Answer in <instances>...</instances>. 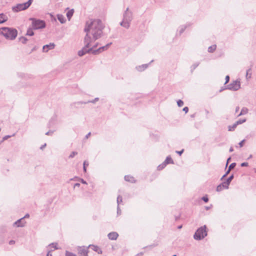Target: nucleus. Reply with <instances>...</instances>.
<instances>
[{
    "label": "nucleus",
    "mask_w": 256,
    "mask_h": 256,
    "mask_svg": "<svg viewBox=\"0 0 256 256\" xmlns=\"http://www.w3.org/2000/svg\"><path fill=\"white\" fill-rule=\"evenodd\" d=\"M80 186V184L79 183H76L74 184V188H76V187H79Z\"/></svg>",
    "instance_id": "4d7b16f0"
},
{
    "label": "nucleus",
    "mask_w": 256,
    "mask_h": 256,
    "mask_svg": "<svg viewBox=\"0 0 256 256\" xmlns=\"http://www.w3.org/2000/svg\"><path fill=\"white\" fill-rule=\"evenodd\" d=\"M91 134V132H88L86 136V138H88L90 136V135Z\"/></svg>",
    "instance_id": "13d9d810"
},
{
    "label": "nucleus",
    "mask_w": 256,
    "mask_h": 256,
    "mask_svg": "<svg viewBox=\"0 0 256 256\" xmlns=\"http://www.w3.org/2000/svg\"><path fill=\"white\" fill-rule=\"evenodd\" d=\"M202 200H204L205 202H207L208 201V198L206 196H203L202 198Z\"/></svg>",
    "instance_id": "4c0bfd02"
},
{
    "label": "nucleus",
    "mask_w": 256,
    "mask_h": 256,
    "mask_svg": "<svg viewBox=\"0 0 256 256\" xmlns=\"http://www.w3.org/2000/svg\"><path fill=\"white\" fill-rule=\"evenodd\" d=\"M177 104H178V106H179V107H181L183 105H184V102L182 100H179L178 102H177Z\"/></svg>",
    "instance_id": "c9c22d12"
},
{
    "label": "nucleus",
    "mask_w": 256,
    "mask_h": 256,
    "mask_svg": "<svg viewBox=\"0 0 256 256\" xmlns=\"http://www.w3.org/2000/svg\"><path fill=\"white\" fill-rule=\"evenodd\" d=\"M57 18L61 24H64L66 22V20L64 16L61 14H58Z\"/></svg>",
    "instance_id": "f3484780"
},
{
    "label": "nucleus",
    "mask_w": 256,
    "mask_h": 256,
    "mask_svg": "<svg viewBox=\"0 0 256 256\" xmlns=\"http://www.w3.org/2000/svg\"><path fill=\"white\" fill-rule=\"evenodd\" d=\"M244 141H245V140H242L240 142H239L238 144L240 147L243 146L244 143Z\"/></svg>",
    "instance_id": "79ce46f5"
},
{
    "label": "nucleus",
    "mask_w": 256,
    "mask_h": 256,
    "mask_svg": "<svg viewBox=\"0 0 256 256\" xmlns=\"http://www.w3.org/2000/svg\"><path fill=\"white\" fill-rule=\"evenodd\" d=\"M234 178V174H232L228 178V179L226 180V182H222V186L224 188L228 189V186L230 184L231 181Z\"/></svg>",
    "instance_id": "9b49d317"
},
{
    "label": "nucleus",
    "mask_w": 256,
    "mask_h": 256,
    "mask_svg": "<svg viewBox=\"0 0 256 256\" xmlns=\"http://www.w3.org/2000/svg\"><path fill=\"white\" fill-rule=\"evenodd\" d=\"M54 43H50L49 44H46L42 48L44 52H48V50L54 49Z\"/></svg>",
    "instance_id": "f8f14e48"
},
{
    "label": "nucleus",
    "mask_w": 256,
    "mask_h": 256,
    "mask_svg": "<svg viewBox=\"0 0 256 256\" xmlns=\"http://www.w3.org/2000/svg\"><path fill=\"white\" fill-rule=\"evenodd\" d=\"M97 252H98V254H102V250L98 249L97 251Z\"/></svg>",
    "instance_id": "0e129e2a"
},
{
    "label": "nucleus",
    "mask_w": 256,
    "mask_h": 256,
    "mask_svg": "<svg viewBox=\"0 0 256 256\" xmlns=\"http://www.w3.org/2000/svg\"><path fill=\"white\" fill-rule=\"evenodd\" d=\"M240 88V82L238 80H234L229 84L224 86V89L232 91H236Z\"/></svg>",
    "instance_id": "6e6552de"
},
{
    "label": "nucleus",
    "mask_w": 256,
    "mask_h": 256,
    "mask_svg": "<svg viewBox=\"0 0 256 256\" xmlns=\"http://www.w3.org/2000/svg\"><path fill=\"white\" fill-rule=\"evenodd\" d=\"M227 176V174H226L222 176L221 180H222L226 176Z\"/></svg>",
    "instance_id": "774afa93"
},
{
    "label": "nucleus",
    "mask_w": 256,
    "mask_h": 256,
    "mask_svg": "<svg viewBox=\"0 0 256 256\" xmlns=\"http://www.w3.org/2000/svg\"><path fill=\"white\" fill-rule=\"evenodd\" d=\"M14 243H15V241H14V240H10V241L9 242V244H10V245L14 244Z\"/></svg>",
    "instance_id": "864d4df0"
},
{
    "label": "nucleus",
    "mask_w": 256,
    "mask_h": 256,
    "mask_svg": "<svg viewBox=\"0 0 256 256\" xmlns=\"http://www.w3.org/2000/svg\"><path fill=\"white\" fill-rule=\"evenodd\" d=\"M246 119H242V120H238L236 121V124H237V125H238V124H242L243 123H244V122H246Z\"/></svg>",
    "instance_id": "473e14b6"
},
{
    "label": "nucleus",
    "mask_w": 256,
    "mask_h": 256,
    "mask_svg": "<svg viewBox=\"0 0 256 256\" xmlns=\"http://www.w3.org/2000/svg\"><path fill=\"white\" fill-rule=\"evenodd\" d=\"M46 146V144H44L42 145V146H40V148L41 150H43V149H44V148Z\"/></svg>",
    "instance_id": "5fc2aeb1"
},
{
    "label": "nucleus",
    "mask_w": 256,
    "mask_h": 256,
    "mask_svg": "<svg viewBox=\"0 0 256 256\" xmlns=\"http://www.w3.org/2000/svg\"><path fill=\"white\" fill-rule=\"evenodd\" d=\"M19 40L22 44H25L28 41V39L24 36H21L19 38Z\"/></svg>",
    "instance_id": "cd10ccee"
},
{
    "label": "nucleus",
    "mask_w": 256,
    "mask_h": 256,
    "mask_svg": "<svg viewBox=\"0 0 256 256\" xmlns=\"http://www.w3.org/2000/svg\"><path fill=\"white\" fill-rule=\"evenodd\" d=\"M26 222L24 220V218H22L14 223V226L16 227H23L24 226Z\"/></svg>",
    "instance_id": "9d476101"
},
{
    "label": "nucleus",
    "mask_w": 256,
    "mask_h": 256,
    "mask_svg": "<svg viewBox=\"0 0 256 256\" xmlns=\"http://www.w3.org/2000/svg\"><path fill=\"white\" fill-rule=\"evenodd\" d=\"M30 216L29 214H27L25 215V216L24 217V218H28Z\"/></svg>",
    "instance_id": "e2e57ef3"
},
{
    "label": "nucleus",
    "mask_w": 256,
    "mask_h": 256,
    "mask_svg": "<svg viewBox=\"0 0 256 256\" xmlns=\"http://www.w3.org/2000/svg\"><path fill=\"white\" fill-rule=\"evenodd\" d=\"M112 44V42H110L108 44H106V46H101L100 47V49L102 51V52L103 51H104V50H106L108 49V48H109V46Z\"/></svg>",
    "instance_id": "412c9836"
},
{
    "label": "nucleus",
    "mask_w": 256,
    "mask_h": 256,
    "mask_svg": "<svg viewBox=\"0 0 256 256\" xmlns=\"http://www.w3.org/2000/svg\"><path fill=\"white\" fill-rule=\"evenodd\" d=\"M184 150H182L180 151H176V152L177 154H178L181 155L183 153Z\"/></svg>",
    "instance_id": "8fccbe9b"
},
{
    "label": "nucleus",
    "mask_w": 256,
    "mask_h": 256,
    "mask_svg": "<svg viewBox=\"0 0 256 256\" xmlns=\"http://www.w3.org/2000/svg\"><path fill=\"white\" fill-rule=\"evenodd\" d=\"M164 162L166 164H174V161H173V160H172V158H171V157L170 156H167L166 159L164 161Z\"/></svg>",
    "instance_id": "aec40b11"
},
{
    "label": "nucleus",
    "mask_w": 256,
    "mask_h": 256,
    "mask_svg": "<svg viewBox=\"0 0 256 256\" xmlns=\"http://www.w3.org/2000/svg\"><path fill=\"white\" fill-rule=\"evenodd\" d=\"M199 64V62H196L192 66L190 67L192 72L198 66Z\"/></svg>",
    "instance_id": "c85d7f7f"
},
{
    "label": "nucleus",
    "mask_w": 256,
    "mask_h": 256,
    "mask_svg": "<svg viewBox=\"0 0 256 256\" xmlns=\"http://www.w3.org/2000/svg\"><path fill=\"white\" fill-rule=\"evenodd\" d=\"M237 126L238 125L236 124V122L232 126H229L228 127V131H234Z\"/></svg>",
    "instance_id": "a878e982"
},
{
    "label": "nucleus",
    "mask_w": 256,
    "mask_h": 256,
    "mask_svg": "<svg viewBox=\"0 0 256 256\" xmlns=\"http://www.w3.org/2000/svg\"><path fill=\"white\" fill-rule=\"evenodd\" d=\"M216 44L210 46L208 48V52H213L216 49Z\"/></svg>",
    "instance_id": "b1692460"
},
{
    "label": "nucleus",
    "mask_w": 256,
    "mask_h": 256,
    "mask_svg": "<svg viewBox=\"0 0 256 256\" xmlns=\"http://www.w3.org/2000/svg\"><path fill=\"white\" fill-rule=\"evenodd\" d=\"M66 256H76L72 253L66 251Z\"/></svg>",
    "instance_id": "58836bf2"
},
{
    "label": "nucleus",
    "mask_w": 256,
    "mask_h": 256,
    "mask_svg": "<svg viewBox=\"0 0 256 256\" xmlns=\"http://www.w3.org/2000/svg\"><path fill=\"white\" fill-rule=\"evenodd\" d=\"M80 182L84 184H87V182H86V180H83L82 178H80Z\"/></svg>",
    "instance_id": "09e8293b"
},
{
    "label": "nucleus",
    "mask_w": 256,
    "mask_h": 256,
    "mask_svg": "<svg viewBox=\"0 0 256 256\" xmlns=\"http://www.w3.org/2000/svg\"><path fill=\"white\" fill-rule=\"evenodd\" d=\"M132 20V13L129 11L128 8L123 14V20L120 23V25L126 28H128L130 26V23Z\"/></svg>",
    "instance_id": "7ed1b4c3"
},
{
    "label": "nucleus",
    "mask_w": 256,
    "mask_h": 256,
    "mask_svg": "<svg viewBox=\"0 0 256 256\" xmlns=\"http://www.w3.org/2000/svg\"><path fill=\"white\" fill-rule=\"evenodd\" d=\"M239 107L238 106H237L236 107V112H238L239 110Z\"/></svg>",
    "instance_id": "69168bd1"
},
{
    "label": "nucleus",
    "mask_w": 256,
    "mask_h": 256,
    "mask_svg": "<svg viewBox=\"0 0 256 256\" xmlns=\"http://www.w3.org/2000/svg\"><path fill=\"white\" fill-rule=\"evenodd\" d=\"M122 196L120 195H119L118 198H117V204H118V206H119L120 204L122 202Z\"/></svg>",
    "instance_id": "7c9ffc66"
},
{
    "label": "nucleus",
    "mask_w": 256,
    "mask_h": 256,
    "mask_svg": "<svg viewBox=\"0 0 256 256\" xmlns=\"http://www.w3.org/2000/svg\"><path fill=\"white\" fill-rule=\"evenodd\" d=\"M10 136H8V135L6 136L3 138L2 140H7L8 138H10Z\"/></svg>",
    "instance_id": "de8ad7c7"
},
{
    "label": "nucleus",
    "mask_w": 256,
    "mask_h": 256,
    "mask_svg": "<svg viewBox=\"0 0 256 256\" xmlns=\"http://www.w3.org/2000/svg\"><path fill=\"white\" fill-rule=\"evenodd\" d=\"M74 9H72L70 10H69L67 13H66V16L68 18V20H70L71 18L72 17L73 14H74Z\"/></svg>",
    "instance_id": "6ab92c4d"
},
{
    "label": "nucleus",
    "mask_w": 256,
    "mask_h": 256,
    "mask_svg": "<svg viewBox=\"0 0 256 256\" xmlns=\"http://www.w3.org/2000/svg\"><path fill=\"white\" fill-rule=\"evenodd\" d=\"M248 162H242L241 164V166L244 167V166H248Z\"/></svg>",
    "instance_id": "49530a36"
},
{
    "label": "nucleus",
    "mask_w": 256,
    "mask_h": 256,
    "mask_svg": "<svg viewBox=\"0 0 256 256\" xmlns=\"http://www.w3.org/2000/svg\"><path fill=\"white\" fill-rule=\"evenodd\" d=\"M248 112V109L246 108H243L240 114L238 115V116H240L242 115L246 114Z\"/></svg>",
    "instance_id": "4be33fe9"
},
{
    "label": "nucleus",
    "mask_w": 256,
    "mask_h": 256,
    "mask_svg": "<svg viewBox=\"0 0 256 256\" xmlns=\"http://www.w3.org/2000/svg\"><path fill=\"white\" fill-rule=\"evenodd\" d=\"M30 20L32 21V28L34 30L43 28L46 27V23L44 20L34 18H30Z\"/></svg>",
    "instance_id": "0eeeda50"
},
{
    "label": "nucleus",
    "mask_w": 256,
    "mask_h": 256,
    "mask_svg": "<svg viewBox=\"0 0 256 256\" xmlns=\"http://www.w3.org/2000/svg\"><path fill=\"white\" fill-rule=\"evenodd\" d=\"M78 154V152H71V154H70V155L69 156L68 158H73L76 155Z\"/></svg>",
    "instance_id": "f704fd0d"
},
{
    "label": "nucleus",
    "mask_w": 256,
    "mask_h": 256,
    "mask_svg": "<svg viewBox=\"0 0 256 256\" xmlns=\"http://www.w3.org/2000/svg\"><path fill=\"white\" fill-rule=\"evenodd\" d=\"M98 43L97 42L96 44H94L92 48H93V50H94V48H96L98 46Z\"/></svg>",
    "instance_id": "bf43d9fd"
},
{
    "label": "nucleus",
    "mask_w": 256,
    "mask_h": 256,
    "mask_svg": "<svg viewBox=\"0 0 256 256\" xmlns=\"http://www.w3.org/2000/svg\"><path fill=\"white\" fill-rule=\"evenodd\" d=\"M236 166V163H235V162L232 163L228 167L229 170H231L232 169L234 168V167Z\"/></svg>",
    "instance_id": "72a5a7b5"
},
{
    "label": "nucleus",
    "mask_w": 256,
    "mask_h": 256,
    "mask_svg": "<svg viewBox=\"0 0 256 256\" xmlns=\"http://www.w3.org/2000/svg\"><path fill=\"white\" fill-rule=\"evenodd\" d=\"M224 188L222 186V183L220 184L216 187V191L217 192H220L222 190V189Z\"/></svg>",
    "instance_id": "c756f323"
},
{
    "label": "nucleus",
    "mask_w": 256,
    "mask_h": 256,
    "mask_svg": "<svg viewBox=\"0 0 256 256\" xmlns=\"http://www.w3.org/2000/svg\"><path fill=\"white\" fill-rule=\"evenodd\" d=\"M92 246L94 248H93V250L96 251V252H97L98 250L99 249L98 247L97 246Z\"/></svg>",
    "instance_id": "c03bdc74"
},
{
    "label": "nucleus",
    "mask_w": 256,
    "mask_h": 256,
    "mask_svg": "<svg viewBox=\"0 0 256 256\" xmlns=\"http://www.w3.org/2000/svg\"><path fill=\"white\" fill-rule=\"evenodd\" d=\"M56 245H57V244L56 243H52L51 244H50L49 245V246L51 248H54L55 250L56 249H58V248H56Z\"/></svg>",
    "instance_id": "e433bc0d"
},
{
    "label": "nucleus",
    "mask_w": 256,
    "mask_h": 256,
    "mask_svg": "<svg viewBox=\"0 0 256 256\" xmlns=\"http://www.w3.org/2000/svg\"><path fill=\"white\" fill-rule=\"evenodd\" d=\"M88 166V162L86 161H84L83 164V170L84 172H86V166Z\"/></svg>",
    "instance_id": "2f4dec72"
},
{
    "label": "nucleus",
    "mask_w": 256,
    "mask_h": 256,
    "mask_svg": "<svg viewBox=\"0 0 256 256\" xmlns=\"http://www.w3.org/2000/svg\"><path fill=\"white\" fill-rule=\"evenodd\" d=\"M33 0H28L27 2L22 4H18L12 7V10L14 12H18L28 8L32 4Z\"/></svg>",
    "instance_id": "39448f33"
},
{
    "label": "nucleus",
    "mask_w": 256,
    "mask_h": 256,
    "mask_svg": "<svg viewBox=\"0 0 256 256\" xmlns=\"http://www.w3.org/2000/svg\"><path fill=\"white\" fill-rule=\"evenodd\" d=\"M124 180H126V181H128V182H135V180H134V178L133 176H124Z\"/></svg>",
    "instance_id": "a211bd4d"
},
{
    "label": "nucleus",
    "mask_w": 256,
    "mask_h": 256,
    "mask_svg": "<svg viewBox=\"0 0 256 256\" xmlns=\"http://www.w3.org/2000/svg\"><path fill=\"white\" fill-rule=\"evenodd\" d=\"M230 160H231V158L230 157L228 158L227 161H226V166H227V165L229 163V162Z\"/></svg>",
    "instance_id": "6e6d98bb"
},
{
    "label": "nucleus",
    "mask_w": 256,
    "mask_h": 256,
    "mask_svg": "<svg viewBox=\"0 0 256 256\" xmlns=\"http://www.w3.org/2000/svg\"><path fill=\"white\" fill-rule=\"evenodd\" d=\"M78 252L82 256H88V250L85 248H80Z\"/></svg>",
    "instance_id": "4468645a"
},
{
    "label": "nucleus",
    "mask_w": 256,
    "mask_h": 256,
    "mask_svg": "<svg viewBox=\"0 0 256 256\" xmlns=\"http://www.w3.org/2000/svg\"><path fill=\"white\" fill-rule=\"evenodd\" d=\"M84 42V46L81 50L78 52V55L80 56H82L88 53H91L92 51V48H90V47L91 46V44L92 42V41H90V38L88 36H85Z\"/></svg>",
    "instance_id": "20e7f679"
},
{
    "label": "nucleus",
    "mask_w": 256,
    "mask_h": 256,
    "mask_svg": "<svg viewBox=\"0 0 256 256\" xmlns=\"http://www.w3.org/2000/svg\"><path fill=\"white\" fill-rule=\"evenodd\" d=\"M104 26L101 20L95 19L86 22L84 31L86 33L90 41L94 42L103 36V30Z\"/></svg>",
    "instance_id": "f257e3e1"
},
{
    "label": "nucleus",
    "mask_w": 256,
    "mask_h": 256,
    "mask_svg": "<svg viewBox=\"0 0 256 256\" xmlns=\"http://www.w3.org/2000/svg\"><path fill=\"white\" fill-rule=\"evenodd\" d=\"M46 256H52V254H50V251L48 252Z\"/></svg>",
    "instance_id": "052dcab7"
},
{
    "label": "nucleus",
    "mask_w": 256,
    "mask_h": 256,
    "mask_svg": "<svg viewBox=\"0 0 256 256\" xmlns=\"http://www.w3.org/2000/svg\"><path fill=\"white\" fill-rule=\"evenodd\" d=\"M186 29V27L184 26V28H181V30H180V34H182L184 31V30Z\"/></svg>",
    "instance_id": "3c124183"
},
{
    "label": "nucleus",
    "mask_w": 256,
    "mask_h": 256,
    "mask_svg": "<svg viewBox=\"0 0 256 256\" xmlns=\"http://www.w3.org/2000/svg\"><path fill=\"white\" fill-rule=\"evenodd\" d=\"M101 52H102V51L100 48L97 50H93V48H92V51L91 52V53L92 54H93L97 55Z\"/></svg>",
    "instance_id": "5701e85b"
},
{
    "label": "nucleus",
    "mask_w": 256,
    "mask_h": 256,
    "mask_svg": "<svg viewBox=\"0 0 256 256\" xmlns=\"http://www.w3.org/2000/svg\"><path fill=\"white\" fill-rule=\"evenodd\" d=\"M166 166V164L164 162L161 164H160L157 168L158 170H162L163 168H164Z\"/></svg>",
    "instance_id": "bb28decb"
},
{
    "label": "nucleus",
    "mask_w": 256,
    "mask_h": 256,
    "mask_svg": "<svg viewBox=\"0 0 256 256\" xmlns=\"http://www.w3.org/2000/svg\"><path fill=\"white\" fill-rule=\"evenodd\" d=\"M0 34L7 40H14L18 35V31L14 28L2 27L0 28Z\"/></svg>",
    "instance_id": "f03ea898"
},
{
    "label": "nucleus",
    "mask_w": 256,
    "mask_h": 256,
    "mask_svg": "<svg viewBox=\"0 0 256 256\" xmlns=\"http://www.w3.org/2000/svg\"><path fill=\"white\" fill-rule=\"evenodd\" d=\"M117 214H121V210L119 206H118V207H117Z\"/></svg>",
    "instance_id": "37998d69"
},
{
    "label": "nucleus",
    "mask_w": 256,
    "mask_h": 256,
    "mask_svg": "<svg viewBox=\"0 0 256 256\" xmlns=\"http://www.w3.org/2000/svg\"><path fill=\"white\" fill-rule=\"evenodd\" d=\"M230 80V76H226V82L224 84H228Z\"/></svg>",
    "instance_id": "ea45409f"
},
{
    "label": "nucleus",
    "mask_w": 256,
    "mask_h": 256,
    "mask_svg": "<svg viewBox=\"0 0 256 256\" xmlns=\"http://www.w3.org/2000/svg\"><path fill=\"white\" fill-rule=\"evenodd\" d=\"M54 132V131L52 130H49L48 132H46V135L48 136V135H52Z\"/></svg>",
    "instance_id": "a19ab883"
},
{
    "label": "nucleus",
    "mask_w": 256,
    "mask_h": 256,
    "mask_svg": "<svg viewBox=\"0 0 256 256\" xmlns=\"http://www.w3.org/2000/svg\"><path fill=\"white\" fill-rule=\"evenodd\" d=\"M118 234L116 232H111L109 233L108 236L110 240H116L118 238Z\"/></svg>",
    "instance_id": "ddd939ff"
},
{
    "label": "nucleus",
    "mask_w": 256,
    "mask_h": 256,
    "mask_svg": "<svg viewBox=\"0 0 256 256\" xmlns=\"http://www.w3.org/2000/svg\"><path fill=\"white\" fill-rule=\"evenodd\" d=\"M98 100H99V98H95L94 100H88V101L86 102H76L72 104V106H74L75 108H78V105L82 104H86L90 103V102L94 103L98 101Z\"/></svg>",
    "instance_id": "1a4fd4ad"
},
{
    "label": "nucleus",
    "mask_w": 256,
    "mask_h": 256,
    "mask_svg": "<svg viewBox=\"0 0 256 256\" xmlns=\"http://www.w3.org/2000/svg\"><path fill=\"white\" fill-rule=\"evenodd\" d=\"M8 20V17L7 16L3 14L2 13L0 14V24L4 23Z\"/></svg>",
    "instance_id": "dca6fc26"
},
{
    "label": "nucleus",
    "mask_w": 256,
    "mask_h": 256,
    "mask_svg": "<svg viewBox=\"0 0 256 256\" xmlns=\"http://www.w3.org/2000/svg\"><path fill=\"white\" fill-rule=\"evenodd\" d=\"M206 226L204 225L198 228L196 232L194 238L196 240H201L207 236V232L206 231Z\"/></svg>",
    "instance_id": "423d86ee"
},
{
    "label": "nucleus",
    "mask_w": 256,
    "mask_h": 256,
    "mask_svg": "<svg viewBox=\"0 0 256 256\" xmlns=\"http://www.w3.org/2000/svg\"><path fill=\"white\" fill-rule=\"evenodd\" d=\"M183 111H184L185 113H187L188 111V108L187 106L184 108Z\"/></svg>",
    "instance_id": "a18cd8bd"
},
{
    "label": "nucleus",
    "mask_w": 256,
    "mask_h": 256,
    "mask_svg": "<svg viewBox=\"0 0 256 256\" xmlns=\"http://www.w3.org/2000/svg\"><path fill=\"white\" fill-rule=\"evenodd\" d=\"M148 64H144L136 67V69L138 72H142L146 70L148 67Z\"/></svg>",
    "instance_id": "2eb2a0df"
},
{
    "label": "nucleus",
    "mask_w": 256,
    "mask_h": 256,
    "mask_svg": "<svg viewBox=\"0 0 256 256\" xmlns=\"http://www.w3.org/2000/svg\"><path fill=\"white\" fill-rule=\"evenodd\" d=\"M250 70H251V68H250L248 70H246V77L247 78H248V74H250L249 72H250Z\"/></svg>",
    "instance_id": "603ef678"
},
{
    "label": "nucleus",
    "mask_w": 256,
    "mask_h": 256,
    "mask_svg": "<svg viewBox=\"0 0 256 256\" xmlns=\"http://www.w3.org/2000/svg\"><path fill=\"white\" fill-rule=\"evenodd\" d=\"M230 170H229V169H228V170L226 172V174L228 175L230 173Z\"/></svg>",
    "instance_id": "338daca9"
},
{
    "label": "nucleus",
    "mask_w": 256,
    "mask_h": 256,
    "mask_svg": "<svg viewBox=\"0 0 256 256\" xmlns=\"http://www.w3.org/2000/svg\"><path fill=\"white\" fill-rule=\"evenodd\" d=\"M32 30H33L32 28H28L27 32H26V35L30 36H34V32Z\"/></svg>",
    "instance_id": "393cba45"
},
{
    "label": "nucleus",
    "mask_w": 256,
    "mask_h": 256,
    "mask_svg": "<svg viewBox=\"0 0 256 256\" xmlns=\"http://www.w3.org/2000/svg\"><path fill=\"white\" fill-rule=\"evenodd\" d=\"M230 152H232L234 151V148L232 147H230L229 150Z\"/></svg>",
    "instance_id": "680f3d73"
}]
</instances>
